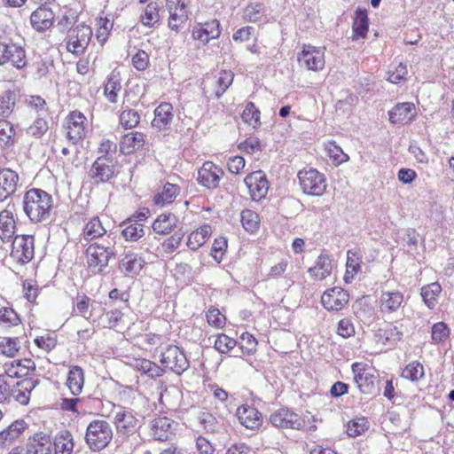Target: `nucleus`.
<instances>
[{
  "label": "nucleus",
  "instance_id": "f257e3e1",
  "mask_svg": "<svg viewBox=\"0 0 454 454\" xmlns=\"http://www.w3.org/2000/svg\"><path fill=\"white\" fill-rule=\"evenodd\" d=\"M53 208V199L51 194L38 188L27 191L23 197V209L26 215L33 223L47 220Z\"/></svg>",
  "mask_w": 454,
  "mask_h": 454
},
{
  "label": "nucleus",
  "instance_id": "f03ea898",
  "mask_svg": "<svg viewBox=\"0 0 454 454\" xmlns=\"http://www.w3.org/2000/svg\"><path fill=\"white\" fill-rule=\"evenodd\" d=\"M114 437L111 425L104 419H94L87 427L85 442L92 451H101L106 449Z\"/></svg>",
  "mask_w": 454,
  "mask_h": 454
},
{
  "label": "nucleus",
  "instance_id": "7ed1b4c3",
  "mask_svg": "<svg viewBox=\"0 0 454 454\" xmlns=\"http://www.w3.org/2000/svg\"><path fill=\"white\" fill-rule=\"evenodd\" d=\"M300 188L309 196H321L327 188L325 175L314 168H304L297 174Z\"/></svg>",
  "mask_w": 454,
  "mask_h": 454
},
{
  "label": "nucleus",
  "instance_id": "20e7f679",
  "mask_svg": "<svg viewBox=\"0 0 454 454\" xmlns=\"http://www.w3.org/2000/svg\"><path fill=\"white\" fill-rule=\"evenodd\" d=\"M64 129L66 137L73 144L83 141L89 129L86 115L77 109L70 111L65 118Z\"/></svg>",
  "mask_w": 454,
  "mask_h": 454
},
{
  "label": "nucleus",
  "instance_id": "39448f33",
  "mask_svg": "<svg viewBox=\"0 0 454 454\" xmlns=\"http://www.w3.org/2000/svg\"><path fill=\"white\" fill-rule=\"evenodd\" d=\"M351 371L359 391L365 395L372 394L379 377L377 369L364 362H355L351 365Z\"/></svg>",
  "mask_w": 454,
  "mask_h": 454
},
{
  "label": "nucleus",
  "instance_id": "423d86ee",
  "mask_svg": "<svg viewBox=\"0 0 454 454\" xmlns=\"http://www.w3.org/2000/svg\"><path fill=\"white\" fill-rule=\"evenodd\" d=\"M297 61L301 67L309 71L323 70L325 65V47L303 43L297 54Z\"/></svg>",
  "mask_w": 454,
  "mask_h": 454
},
{
  "label": "nucleus",
  "instance_id": "0eeeda50",
  "mask_svg": "<svg viewBox=\"0 0 454 454\" xmlns=\"http://www.w3.org/2000/svg\"><path fill=\"white\" fill-rule=\"evenodd\" d=\"M22 69L27 66L26 51L20 44L9 41H0V66Z\"/></svg>",
  "mask_w": 454,
  "mask_h": 454
},
{
  "label": "nucleus",
  "instance_id": "6e6552de",
  "mask_svg": "<svg viewBox=\"0 0 454 454\" xmlns=\"http://www.w3.org/2000/svg\"><path fill=\"white\" fill-rule=\"evenodd\" d=\"M114 254L113 247L92 243L85 251L87 265L93 273H99L108 265Z\"/></svg>",
  "mask_w": 454,
  "mask_h": 454
},
{
  "label": "nucleus",
  "instance_id": "1a4fd4ad",
  "mask_svg": "<svg viewBox=\"0 0 454 454\" xmlns=\"http://www.w3.org/2000/svg\"><path fill=\"white\" fill-rule=\"evenodd\" d=\"M178 423L166 416H160L149 424L150 435L157 442H170L176 438Z\"/></svg>",
  "mask_w": 454,
  "mask_h": 454
},
{
  "label": "nucleus",
  "instance_id": "9d476101",
  "mask_svg": "<svg viewBox=\"0 0 454 454\" xmlns=\"http://www.w3.org/2000/svg\"><path fill=\"white\" fill-rule=\"evenodd\" d=\"M91 36V27L85 24L77 25L70 29L66 43L67 51L77 56L82 54L88 47Z\"/></svg>",
  "mask_w": 454,
  "mask_h": 454
},
{
  "label": "nucleus",
  "instance_id": "9b49d317",
  "mask_svg": "<svg viewBox=\"0 0 454 454\" xmlns=\"http://www.w3.org/2000/svg\"><path fill=\"white\" fill-rule=\"evenodd\" d=\"M160 363L161 368L174 372L176 374L183 373L189 367V362L185 354L175 345H169L161 353Z\"/></svg>",
  "mask_w": 454,
  "mask_h": 454
},
{
  "label": "nucleus",
  "instance_id": "f8f14e48",
  "mask_svg": "<svg viewBox=\"0 0 454 454\" xmlns=\"http://www.w3.org/2000/svg\"><path fill=\"white\" fill-rule=\"evenodd\" d=\"M35 254V239L32 235H17L14 237L11 256L20 264L29 262Z\"/></svg>",
  "mask_w": 454,
  "mask_h": 454
},
{
  "label": "nucleus",
  "instance_id": "ddd939ff",
  "mask_svg": "<svg viewBox=\"0 0 454 454\" xmlns=\"http://www.w3.org/2000/svg\"><path fill=\"white\" fill-rule=\"evenodd\" d=\"M244 183L252 200L261 201L266 198L270 189V182L263 171L257 170L247 174Z\"/></svg>",
  "mask_w": 454,
  "mask_h": 454
},
{
  "label": "nucleus",
  "instance_id": "4468645a",
  "mask_svg": "<svg viewBox=\"0 0 454 454\" xmlns=\"http://www.w3.org/2000/svg\"><path fill=\"white\" fill-rule=\"evenodd\" d=\"M4 371L11 379H24L31 377L36 370L35 362L27 357L13 359L4 364Z\"/></svg>",
  "mask_w": 454,
  "mask_h": 454
},
{
  "label": "nucleus",
  "instance_id": "2eb2a0df",
  "mask_svg": "<svg viewBox=\"0 0 454 454\" xmlns=\"http://www.w3.org/2000/svg\"><path fill=\"white\" fill-rule=\"evenodd\" d=\"M223 170L212 161H205L198 170L197 182L200 185L215 190L223 176Z\"/></svg>",
  "mask_w": 454,
  "mask_h": 454
},
{
  "label": "nucleus",
  "instance_id": "dca6fc26",
  "mask_svg": "<svg viewBox=\"0 0 454 454\" xmlns=\"http://www.w3.org/2000/svg\"><path fill=\"white\" fill-rule=\"evenodd\" d=\"M349 301V294L341 287L334 286L325 291L321 296V303L328 311L341 310Z\"/></svg>",
  "mask_w": 454,
  "mask_h": 454
},
{
  "label": "nucleus",
  "instance_id": "f3484780",
  "mask_svg": "<svg viewBox=\"0 0 454 454\" xmlns=\"http://www.w3.org/2000/svg\"><path fill=\"white\" fill-rule=\"evenodd\" d=\"M404 307V295L398 290L382 291L379 299V310L382 315L396 313Z\"/></svg>",
  "mask_w": 454,
  "mask_h": 454
},
{
  "label": "nucleus",
  "instance_id": "a211bd4d",
  "mask_svg": "<svg viewBox=\"0 0 454 454\" xmlns=\"http://www.w3.org/2000/svg\"><path fill=\"white\" fill-rule=\"evenodd\" d=\"M272 426L285 429H300L302 427L301 417L287 408H280L270 417Z\"/></svg>",
  "mask_w": 454,
  "mask_h": 454
},
{
  "label": "nucleus",
  "instance_id": "6ab92c4d",
  "mask_svg": "<svg viewBox=\"0 0 454 454\" xmlns=\"http://www.w3.org/2000/svg\"><path fill=\"white\" fill-rule=\"evenodd\" d=\"M221 35V25L216 19L198 23L192 30V37L206 44L210 40L216 39Z\"/></svg>",
  "mask_w": 454,
  "mask_h": 454
},
{
  "label": "nucleus",
  "instance_id": "aec40b11",
  "mask_svg": "<svg viewBox=\"0 0 454 454\" xmlns=\"http://www.w3.org/2000/svg\"><path fill=\"white\" fill-rule=\"evenodd\" d=\"M127 364L141 375H145L152 380L164 375V369L160 365L141 356L129 358Z\"/></svg>",
  "mask_w": 454,
  "mask_h": 454
},
{
  "label": "nucleus",
  "instance_id": "412c9836",
  "mask_svg": "<svg viewBox=\"0 0 454 454\" xmlns=\"http://www.w3.org/2000/svg\"><path fill=\"white\" fill-rule=\"evenodd\" d=\"M20 184L19 174L8 168L0 169V202L12 196Z\"/></svg>",
  "mask_w": 454,
  "mask_h": 454
},
{
  "label": "nucleus",
  "instance_id": "4be33fe9",
  "mask_svg": "<svg viewBox=\"0 0 454 454\" xmlns=\"http://www.w3.org/2000/svg\"><path fill=\"white\" fill-rule=\"evenodd\" d=\"M236 416L239 423L247 429H259L262 425V414L254 406L248 404L239 406Z\"/></svg>",
  "mask_w": 454,
  "mask_h": 454
},
{
  "label": "nucleus",
  "instance_id": "5701e85b",
  "mask_svg": "<svg viewBox=\"0 0 454 454\" xmlns=\"http://www.w3.org/2000/svg\"><path fill=\"white\" fill-rule=\"evenodd\" d=\"M388 116L391 123L404 125L415 119L417 109L412 102L398 103L388 112Z\"/></svg>",
  "mask_w": 454,
  "mask_h": 454
},
{
  "label": "nucleus",
  "instance_id": "b1692460",
  "mask_svg": "<svg viewBox=\"0 0 454 454\" xmlns=\"http://www.w3.org/2000/svg\"><path fill=\"white\" fill-rule=\"evenodd\" d=\"M28 428L24 419H17L0 432V450L18 441Z\"/></svg>",
  "mask_w": 454,
  "mask_h": 454
},
{
  "label": "nucleus",
  "instance_id": "393cba45",
  "mask_svg": "<svg viewBox=\"0 0 454 454\" xmlns=\"http://www.w3.org/2000/svg\"><path fill=\"white\" fill-rule=\"evenodd\" d=\"M28 454H53L52 441L50 434L38 431L27 438Z\"/></svg>",
  "mask_w": 454,
  "mask_h": 454
},
{
  "label": "nucleus",
  "instance_id": "a878e982",
  "mask_svg": "<svg viewBox=\"0 0 454 454\" xmlns=\"http://www.w3.org/2000/svg\"><path fill=\"white\" fill-rule=\"evenodd\" d=\"M14 205H8L0 212V239L9 242L16 231V220L14 217Z\"/></svg>",
  "mask_w": 454,
  "mask_h": 454
},
{
  "label": "nucleus",
  "instance_id": "bb28decb",
  "mask_svg": "<svg viewBox=\"0 0 454 454\" xmlns=\"http://www.w3.org/2000/svg\"><path fill=\"white\" fill-rule=\"evenodd\" d=\"M145 143L144 133L137 131L128 132L120 140V153L124 155H130L140 150L145 145Z\"/></svg>",
  "mask_w": 454,
  "mask_h": 454
},
{
  "label": "nucleus",
  "instance_id": "cd10ccee",
  "mask_svg": "<svg viewBox=\"0 0 454 454\" xmlns=\"http://www.w3.org/2000/svg\"><path fill=\"white\" fill-rule=\"evenodd\" d=\"M54 17V12L51 8L39 6L30 16L31 25L37 31H45L53 25Z\"/></svg>",
  "mask_w": 454,
  "mask_h": 454
},
{
  "label": "nucleus",
  "instance_id": "c85d7f7f",
  "mask_svg": "<svg viewBox=\"0 0 454 454\" xmlns=\"http://www.w3.org/2000/svg\"><path fill=\"white\" fill-rule=\"evenodd\" d=\"M173 117V106L168 102H162L154 110L152 126L158 130L168 129L170 127Z\"/></svg>",
  "mask_w": 454,
  "mask_h": 454
},
{
  "label": "nucleus",
  "instance_id": "c756f323",
  "mask_svg": "<svg viewBox=\"0 0 454 454\" xmlns=\"http://www.w3.org/2000/svg\"><path fill=\"white\" fill-rule=\"evenodd\" d=\"M114 165L110 164L108 159L98 157L92 164L90 169L91 178L96 182H106L114 176Z\"/></svg>",
  "mask_w": 454,
  "mask_h": 454
},
{
  "label": "nucleus",
  "instance_id": "7c9ffc66",
  "mask_svg": "<svg viewBox=\"0 0 454 454\" xmlns=\"http://www.w3.org/2000/svg\"><path fill=\"white\" fill-rule=\"evenodd\" d=\"M176 217L172 213H162L159 215L152 224L154 233L166 236L170 234L176 227Z\"/></svg>",
  "mask_w": 454,
  "mask_h": 454
},
{
  "label": "nucleus",
  "instance_id": "2f4dec72",
  "mask_svg": "<svg viewBox=\"0 0 454 454\" xmlns=\"http://www.w3.org/2000/svg\"><path fill=\"white\" fill-rule=\"evenodd\" d=\"M212 234L211 225L206 223L192 231L187 238V247L192 250H197L204 246Z\"/></svg>",
  "mask_w": 454,
  "mask_h": 454
},
{
  "label": "nucleus",
  "instance_id": "473e14b6",
  "mask_svg": "<svg viewBox=\"0 0 454 454\" xmlns=\"http://www.w3.org/2000/svg\"><path fill=\"white\" fill-rule=\"evenodd\" d=\"M362 255L359 250L349 249L347 252L346 272L343 279L351 283L356 275L361 270Z\"/></svg>",
  "mask_w": 454,
  "mask_h": 454
},
{
  "label": "nucleus",
  "instance_id": "72a5a7b5",
  "mask_svg": "<svg viewBox=\"0 0 454 454\" xmlns=\"http://www.w3.org/2000/svg\"><path fill=\"white\" fill-rule=\"evenodd\" d=\"M115 426L119 433L130 434L137 431L138 419L130 411L118 412L115 416Z\"/></svg>",
  "mask_w": 454,
  "mask_h": 454
},
{
  "label": "nucleus",
  "instance_id": "f704fd0d",
  "mask_svg": "<svg viewBox=\"0 0 454 454\" xmlns=\"http://www.w3.org/2000/svg\"><path fill=\"white\" fill-rule=\"evenodd\" d=\"M180 193V187L177 184L166 183L162 189L153 196V202L156 206L164 207L171 204Z\"/></svg>",
  "mask_w": 454,
  "mask_h": 454
},
{
  "label": "nucleus",
  "instance_id": "c9c22d12",
  "mask_svg": "<svg viewBox=\"0 0 454 454\" xmlns=\"http://www.w3.org/2000/svg\"><path fill=\"white\" fill-rule=\"evenodd\" d=\"M369 30L368 12L365 9L357 8L352 24V38H365Z\"/></svg>",
  "mask_w": 454,
  "mask_h": 454
},
{
  "label": "nucleus",
  "instance_id": "e433bc0d",
  "mask_svg": "<svg viewBox=\"0 0 454 454\" xmlns=\"http://www.w3.org/2000/svg\"><path fill=\"white\" fill-rule=\"evenodd\" d=\"M22 349L20 338L18 336H4L0 338V356L15 358Z\"/></svg>",
  "mask_w": 454,
  "mask_h": 454
},
{
  "label": "nucleus",
  "instance_id": "4c0bfd02",
  "mask_svg": "<svg viewBox=\"0 0 454 454\" xmlns=\"http://www.w3.org/2000/svg\"><path fill=\"white\" fill-rule=\"evenodd\" d=\"M145 261L135 253H128L120 262V270L125 275H137L144 267Z\"/></svg>",
  "mask_w": 454,
  "mask_h": 454
},
{
  "label": "nucleus",
  "instance_id": "58836bf2",
  "mask_svg": "<svg viewBox=\"0 0 454 454\" xmlns=\"http://www.w3.org/2000/svg\"><path fill=\"white\" fill-rule=\"evenodd\" d=\"M66 384L74 395H80L84 385L83 370L77 365L71 366L67 373Z\"/></svg>",
  "mask_w": 454,
  "mask_h": 454
},
{
  "label": "nucleus",
  "instance_id": "ea45409f",
  "mask_svg": "<svg viewBox=\"0 0 454 454\" xmlns=\"http://www.w3.org/2000/svg\"><path fill=\"white\" fill-rule=\"evenodd\" d=\"M93 303L95 301L85 294H78L75 299L74 311L87 320L96 323L97 319L93 315Z\"/></svg>",
  "mask_w": 454,
  "mask_h": 454
},
{
  "label": "nucleus",
  "instance_id": "a19ab883",
  "mask_svg": "<svg viewBox=\"0 0 454 454\" xmlns=\"http://www.w3.org/2000/svg\"><path fill=\"white\" fill-rule=\"evenodd\" d=\"M35 387V381L31 380H20L12 389V395L19 403L27 405L30 400L31 391Z\"/></svg>",
  "mask_w": 454,
  "mask_h": 454
},
{
  "label": "nucleus",
  "instance_id": "79ce46f5",
  "mask_svg": "<svg viewBox=\"0 0 454 454\" xmlns=\"http://www.w3.org/2000/svg\"><path fill=\"white\" fill-rule=\"evenodd\" d=\"M106 232L98 216L90 218L82 229V237L87 241L103 237Z\"/></svg>",
  "mask_w": 454,
  "mask_h": 454
},
{
  "label": "nucleus",
  "instance_id": "37998d69",
  "mask_svg": "<svg viewBox=\"0 0 454 454\" xmlns=\"http://www.w3.org/2000/svg\"><path fill=\"white\" fill-rule=\"evenodd\" d=\"M234 79V74L231 70H221L213 77L214 94L220 98L227 89L231 85Z\"/></svg>",
  "mask_w": 454,
  "mask_h": 454
},
{
  "label": "nucleus",
  "instance_id": "c03bdc74",
  "mask_svg": "<svg viewBox=\"0 0 454 454\" xmlns=\"http://www.w3.org/2000/svg\"><path fill=\"white\" fill-rule=\"evenodd\" d=\"M20 325H22V318L12 306L0 308V326L4 329H11Z\"/></svg>",
  "mask_w": 454,
  "mask_h": 454
},
{
  "label": "nucleus",
  "instance_id": "a18cd8bd",
  "mask_svg": "<svg viewBox=\"0 0 454 454\" xmlns=\"http://www.w3.org/2000/svg\"><path fill=\"white\" fill-rule=\"evenodd\" d=\"M54 445V454H72L74 450V439L68 430L59 432L52 443Z\"/></svg>",
  "mask_w": 454,
  "mask_h": 454
},
{
  "label": "nucleus",
  "instance_id": "49530a36",
  "mask_svg": "<svg viewBox=\"0 0 454 454\" xmlns=\"http://www.w3.org/2000/svg\"><path fill=\"white\" fill-rule=\"evenodd\" d=\"M162 336L154 333H145L135 336V345L145 351H151L162 344Z\"/></svg>",
  "mask_w": 454,
  "mask_h": 454
},
{
  "label": "nucleus",
  "instance_id": "de8ad7c7",
  "mask_svg": "<svg viewBox=\"0 0 454 454\" xmlns=\"http://www.w3.org/2000/svg\"><path fill=\"white\" fill-rule=\"evenodd\" d=\"M160 5L157 2H150L140 14V22L146 27H153L160 20Z\"/></svg>",
  "mask_w": 454,
  "mask_h": 454
},
{
  "label": "nucleus",
  "instance_id": "09e8293b",
  "mask_svg": "<svg viewBox=\"0 0 454 454\" xmlns=\"http://www.w3.org/2000/svg\"><path fill=\"white\" fill-rule=\"evenodd\" d=\"M121 90V79L118 73L113 72L104 86V95L110 103H116L118 94Z\"/></svg>",
  "mask_w": 454,
  "mask_h": 454
},
{
  "label": "nucleus",
  "instance_id": "8fccbe9b",
  "mask_svg": "<svg viewBox=\"0 0 454 454\" xmlns=\"http://www.w3.org/2000/svg\"><path fill=\"white\" fill-rule=\"evenodd\" d=\"M123 313L118 309H114L104 312L98 321V326L106 329H114L123 322Z\"/></svg>",
  "mask_w": 454,
  "mask_h": 454
},
{
  "label": "nucleus",
  "instance_id": "3c124183",
  "mask_svg": "<svg viewBox=\"0 0 454 454\" xmlns=\"http://www.w3.org/2000/svg\"><path fill=\"white\" fill-rule=\"evenodd\" d=\"M243 19L247 22H261L266 20V10L262 3H250L243 11Z\"/></svg>",
  "mask_w": 454,
  "mask_h": 454
},
{
  "label": "nucleus",
  "instance_id": "603ef678",
  "mask_svg": "<svg viewBox=\"0 0 454 454\" xmlns=\"http://www.w3.org/2000/svg\"><path fill=\"white\" fill-rule=\"evenodd\" d=\"M113 21H111L106 16L99 15L96 18V38L100 44H104L110 36L113 29Z\"/></svg>",
  "mask_w": 454,
  "mask_h": 454
},
{
  "label": "nucleus",
  "instance_id": "864d4df0",
  "mask_svg": "<svg viewBox=\"0 0 454 454\" xmlns=\"http://www.w3.org/2000/svg\"><path fill=\"white\" fill-rule=\"evenodd\" d=\"M240 222L243 228L250 233H255L261 224L259 215L251 209H244L240 214Z\"/></svg>",
  "mask_w": 454,
  "mask_h": 454
},
{
  "label": "nucleus",
  "instance_id": "5fc2aeb1",
  "mask_svg": "<svg viewBox=\"0 0 454 454\" xmlns=\"http://www.w3.org/2000/svg\"><path fill=\"white\" fill-rule=\"evenodd\" d=\"M442 292V286L439 283L434 282L421 288V296L426 305L433 309L438 301Z\"/></svg>",
  "mask_w": 454,
  "mask_h": 454
},
{
  "label": "nucleus",
  "instance_id": "6e6d98bb",
  "mask_svg": "<svg viewBox=\"0 0 454 454\" xmlns=\"http://www.w3.org/2000/svg\"><path fill=\"white\" fill-rule=\"evenodd\" d=\"M15 135L13 125L6 120H0V147L13 146L16 142Z\"/></svg>",
  "mask_w": 454,
  "mask_h": 454
},
{
  "label": "nucleus",
  "instance_id": "4d7b16f0",
  "mask_svg": "<svg viewBox=\"0 0 454 454\" xmlns=\"http://www.w3.org/2000/svg\"><path fill=\"white\" fill-rule=\"evenodd\" d=\"M309 272L317 280L326 278L332 272L331 261L327 257H319L316 265L309 268Z\"/></svg>",
  "mask_w": 454,
  "mask_h": 454
},
{
  "label": "nucleus",
  "instance_id": "13d9d810",
  "mask_svg": "<svg viewBox=\"0 0 454 454\" xmlns=\"http://www.w3.org/2000/svg\"><path fill=\"white\" fill-rule=\"evenodd\" d=\"M401 376L412 382L419 381L425 376V369L419 361H412L405 365L403 369Z\"/></svg>",
  "mask_w": 454,
  "mask_h": 454
},
{
  "label": "nucleus",
  "instance_id": "bf43d9fd",
  "mask_svg": "<svg viewBox=\"0 0 454 454\" xmlns=\"http://www.w3.org/2000/svg\"><path fill=\"white\" fill-rule=\"evenodd\" d=\"M169 17L168 20V27L176 32L183 28L188 20V11L186 8L174 10L168 12Z\"/></svg>",
  "mask_w": 454,
  "mask_h": 454
},
{
  "label": "nucleus",
  "instance_id": "052dcab7",
  "mask_svg": "<svg viewBox=\"0 0 454 454\" xmlns=\"http://www.w3.org/2000/svg\"><path fill=\"white\" fill-rule=\"evenodd\" d=\"M325 151L334 165H340L348 160V156L337 145L335 141H329L325 145Z\"/></svg>",
  "mask_w": 454,
  "mask_h": 454
},
{
  "label": "nucleus",
  "instance_id": "680f3d73",
  "mask_svg": "<svg viewBox=\"0 0 454 454\" xmlns=\"http://www.w3.org/2000/svg\"><path fill=\"white\" fill-rule=\"evenodd\" d=\"M140 114L137 111L126 108L121 111L119 115L120 125L124 129H131L136 128L140 122Z\"/></svg>",
  "mask_w": 454,
  "mask_h": 454
},
{
  "label": "nucleus",
  "instance_id": "e2e57ef3",
  "mask_svg": "<svg viewBox=\"0 0 454 454\" xmlns=\"http://www.w3.org/2000/svg\"><path fill=\"white\" fill-rule=\"evenodd\" d=\"M35 346L45 353L52 351L58 344V337L54 332H47L34 339Z\"/></svg>",
  "mask_w": 454,
  "mask_h": 454
},
{
  "label": "nucleus",
  "instance_id": "0e129e2a",
  "mask_svg": "<svg viewBox=\"0 0 454 454\" xmlns=\"http://www.w3.org/2000/svg\"><path fill=\"white\" fill-rule=\"evenodd\" d=\"M368 428V419L365 417H361L348 421L346 432L349 437L355 438L364 434Z\"/></svg>",
  "mask_w": 454,
  "mask_h": 454
},
{
  "label": "nucleus",
  "instance_id": "69168bd1",
  "mask_svg": "<svg viewBox=\"0 0 454 454\" xmlns=\"http://www.w3.org/2000/svg\"><path fill=\"white\" fill-rule=\"evenodd\" d=\"M16 104V94L8 90L0 95V115L8 117L13 111Z\"/></svg>",
  "mask_w": 454,
  "mask_h": 454
},
{
  "label": "nucleus",
  "instance_id": "338daca9",
  "mask_svg": "<svg viewBox=\"0 0 454 454\" xmlns=\"http://www.w3.org/2000/svg\"><path fill=\"white\" fill-rule=\"evenodd\" d=\"M241 118L244 122L253 126L254 128L261 124V112L253 102L247 104L241 114Z\"/></svg>",
  "mask_w": 454,
  "mask_h": 454
},
{
  "label": "nucleus",
  "instance_id": "774afa93",
  "mask_svg": "<svg viewBox=\"0 0 454 454\" xmlns=\"http://www.w3.org/2000/svg\"><path fill=\"white\" fill-rule=\"evenodd\" d=\"M238 341L225 333L215 335L214 348L221 354H228L237 346Z\"/></svg>",
  "mask_w": 454,
  "mask_h": 454
}]
</instances>
